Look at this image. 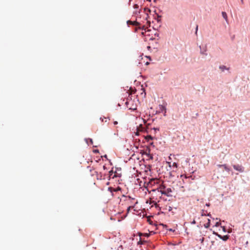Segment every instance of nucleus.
Segmentation results:
<instances>
[{"mask_svg": "<svg viewBox=\"0 0 250 250\" xmlns=\"http://www.w3.org/2000/svg\"><path fill=\"white\" fill-rule=\"evenodd\" d=\"M149 233H139V236L140 237H141L142 236H144L145 237H149Z\"/></svg>", "mask_w": 250, "mask_h": 250, "instance_id": "nucleus-6", "label": "nucleus"}, {"mask_svg": "<svg viewBox=\"0 0 250 250\" xmlns=\"http://www.w3.org/2000/svg\"><path fill=\"white\" fill-rule=\"evenodd\" d=\"M223 165H218L217 166L219 167H223Z\"/></svg>", "mask_w": 250, "mask_h": 250, "instance_id": "nucleus-19", "label": "nucleus"}, {"mask_svg": "<svg viewBox=\"0 0 250 250\" xmlns=\"http://www.w3.org/2000/svg\"><path fill=\"white\" fill-rule=\"evenodd\" d=\"M147 155L149 157V158L151 159H153V156L151 155L147 154Z\"/></svg>", "mask_w": 250, "mask_h": 250, "instance_id": "nucleus-17", "label": "nucleus"}, {"mask_svg": "<svg viewBox=\"0 0 250 250\" xmlns=\"http://www.w3.org/2000/svg\"><path fill=\"white\" fill-rule=\"evenodd\" d=\"M218 236H219V237H220L221 238L222 237V236L221 235H218Z\"/></svg>", "mask_w": 250, "mask_h": 250, "instance_id": "nucleus-31", "label": "nucleus"}, {"mask_svg": "<svg viewBox=\"0 0 250 250\" xmlns=\"http://www.w3.org/2000/svg\"><path fill=\"white\" fill-rule=\"evenodd\" d=\"M136 134L137 135H138V132H136Z\"/></svg>", "mask_w": 250, "mask_h": 250, "instance_id": "nucleus-28", "label": "nucleus"}, {"mask_svg": "<svg viewBox=\"0 0 250 250\" xmlns=\"http://www.w3.org/2000/svg\"><path fill=\"white\" fill-rule=\"evenodd\" d=\"M160 108L162 109V110H166V108H165V107L164 106H163V105H161V107H160Z\"/></svg>", "mask_w": 250, "mask_h": 250, "instance_id": "nucleus-14", "label": "nucleus"}, {"mask_svg": "<svg viewBox=\"0 0 250 250\" xmlns=\"http://www.w3.org/2000/svg\"><path fill=\"white\" fill-rule=\"evenodd\" d=\"M196 33H197V30H198V26H196Z\"/></svg>", "mask_w": 250, "mask_h": 250, "instance_id": "nucleus-22", "label": "nucleus"}, {"mask_svg": "<svg viewBox=\"0 0 250 250\" xmlns=\"http://www.w3.org/2000/svg\"><path fill=\"white\" fill-rule=\"evenodd\" d=\"M116 172L115 173H114V172L113 171V170H110L109 172V177L110 178H114V177H116Z\"/></svg>", "mask_w": 250, "mask_h": 250, "instance_id": "nucleus-4", "label": "nucleus"}, {"mask_svg": "<svg viewBox=\"0 0 250 250\" xmlns=\"http://www.w3.org/2000/svg\"><path fill=\"white\" fill-rule=\"evenodd\" d=\"M233 167L234 168V169L240 172H243L244 171L243 167L240 165H233Z\"/></svg>", "mask_w": 250, "mask_h": 250, "instance_id": "nucleus-2", "label": "nucleus"}, {"mask_svg": "<svg viewBox=\"0 0 250 250\" xmlns=\"http://www.w3.org/2000/svg\"><path fill=\"white\" fill-rule=\"evenodd\" d=\"M201 53L204 54V51L201 52Z\"/></svg>", "mask_w": 250, "mask_h": 250, "instance_id": "nucleus-27", "label": "nucleus"}, {"mask_svg": "<svg viewBox=\"0 0 250 250\" xmlns=\"http://www.w3.org/2000/svg\"><path fill=\"white\" fill-rule=\"evenodd\" d=\"M206 206H209V204H206Z\"/></svg>", "mask_w": 250, "mask_h": 250, "instance_id": "nucleus-25", "label": "nucleus"}, {"mask_svg": "<svg viewBox=\"0 0 250 250\" xmlns=\"http://www.w3.org/2000/svg\"><path fill=\"white\" fill-rule=\"evenodd\" d=\"M219 68L222 71H224L225 69H227L226 66H225V65L220 66Z\"/></svg>", "mask_w": 250, "mask_h": 250, "instance_id": "nucleus-8", "label": "nucleus"}, {"mask_svg": "<svg viewBox=\"0 0 250 250\" xmlns=\"http://www.w3.org/2000/svg\"><path fill=\"white\" fill-rule=\"evenodd\" d=\"M146 139H147L148 141H149V139L152 140V137L150 135H148L146 137Z\"/></svg>", "mask_w": 250, "mask_h": 250, "instance_id": "nucleus-11", "label": "nucleus"}, {"mask_svg": "<svg viewBox=\"0 0 250 250\" xmlns=\"http://www.w3.org/2000/svg\"><path fill=\"white\" fill-rule=\"evenodd\" d=\"M210 226V220L209 219H208V223L204 225V227L206 228H208Z\"/></svg>", "mask_w": 250, "mask_h": 250, "instance_id": "nucleus-9", "label": "nucleus"}, {"mask_svg": "<svg viewBox=\"0 0 250 250\" xmlns=\"http://www.w3.org/2000/svg\"><path fill=\"white\" fill-rule=\"evenodd\" d=\"M117 124H118V122H117V121H115V122H114V125H117Z\"/></svg>", "mask_w": 250, "mask_h": 250, "instance_id": "nucleus-20", "label": "nucleus"}, {"mask_svg": "<svg viewBox=\"0 0 250 250\" xmlns=\"http://www.w3.org/2000/svg\"><path fill=\"white\" fill-rule=\"evenodd\" d=\"M159 191L161 192L162 194L165 195L167 196H171V193L172 192V190L171 188H167L163 185H161L158 188Z\"/></svg>", "mask_w": 250, "mask_h": 250, "instance_id": "nucleus-1", "label": "nucleus"}, {"mask_svg": "<svg viewBox=\"0 0 250 250\" xmlns=\"http://www.w3.org/2000/svg\"><path fill=\"white\" fill-rule=\"evenodd\" d=\"M132 208L131 206H129L127 208V212H129V211L130 210V208Z\"/></svg>", "mask_w": 250, "mask_h": 250, "instance_id": "nucleus-15", "label": "nucleus"}, {"mask_svg": "<svg viewBox=\"0 0 250 250\" xmlns=\"http://www.w3.org/2000/svg\"><path fill=\"white\" fill-rule=\"evenodd\" d=\"M213 234H217L216 233L213 232Z\"/></svg>", "mask_w": 250, "mask_h": 250, "instance_id": "nucleus-30", "label": "nucleus"}, {"mask_svg": "<svg viewBox=\"0 0 250 250\" xmlns=\"http://www.w3.org/2000/svg\"><path fill=\"white\" fill-rule=\"evenodd\" d=\"M90 141L91 142V144H93L92 140V139H90Z\"/></svg>", "mask_w": 250, "mask_h": 250, "instance_id": "nucleus-21", "label": "nucleus"}, {"mask_svg": "<svg viewBox=\"0 0 250 250\" xmlns=\"http://www.w3.org/2000/svg\"><path fill=\"white\" fill-rule=\"evenodd\" d=\"M223 167L224 168V169L227 171H229L230 170V169L228 167V166H227L226 164H224L223 166Z\"/></svg>", "mask_w": 250, "mask_h": 250, "instance_id": "nucleus-7", "label": "nucleus"}, {"mask_svg": "<svg viewBox=\"0 0 250 250\" xmlns=\"http://www.w3.org/2000/svg\"><path fill=\"white\" fill-rule=\"evenodd\" d=\"M200 241H201V243H203L204 241V237H202L200 239Z\"/></svg>", "mask_w": 250, "mask_h": 250, "instance_id": "nucleus-13", "label": "nucleus"}, {"mask_svg": "<svg viewBox=\"0 0 250 250\" xmlns=\"http://www.w3.org/2000/svg\"><path fill=\"white\" fill-rule=\"evenodd\" d=\"M222 16L227 21V19H228V16H227V13L225 12H222Z\"/></svg>", "mask_w": 250, "mask_h": 250, "instance_id": "nucleus-5", "label": "nucleus"}, {"mask_svg": "<svg viewBox=\"0 0 250 250\" xmlns=\"http://www.w3.org/2000/svg\"><path fill=\"white\" fill-rule=\"evenodd\" d=\"M242 2H243V0H241Z\"/></svg>", "mask_w": 250, "mask_h": 250, "instance_id": "nucleus-32", "label": "nucleus"}, {"mask_svg": "<svg viewBox=\"0 0 250 250\" xmlns=\"http://www.w3.org/2000/svg\"><path fill=\"white\" fill-rule=\"evenodd\" d=\"M148 11L150 12V10L149 9H148Z\"/></svg>", "mask_w": 250, "mask_h": 250, "instance_id": "nucleus-29", "label": "nucleus"}, {"mask_svg": "<svg viewBox=\"0 0 250 250\" xmlns=\"http://www.w3.org/2000/svg\"><path fill=\"white\" fill-rule=\"evenodd\" d=\"M127 24L128 25H129V24H131V25H135V26H139L141 25V24L136 21H127Z\"/></svg>", "mask_w": 250, "mask_h": 250, "instance_id": "nucleus-3", "label": "nucleus"}, {"mask_svg": "<svg viewBox=\"0 0 250 250\" xmlns=\"http://www.w3.org/2000/svg\"><path fill=\"white\" fill-rule=\"evenodd\" d=\"M161 17V16L158 15V19L160 18Z\"/></svg>", "mask_w": 250, "mask_h": 250, "instance_id": "nucleus-26", "label": "nucleus"}, {"mask_svg": "<svg viewBox=\"0 0 250 250\" xmlns=\"http://www.w3.org/2000/svg\"><path fill=\"white\" fill-rule=\"evenodd\" d=\"M138 26L139 29H142V30H145L146 29L145 25H143V26H142V27H140V25Z\"/></svg>", "mask_w": 250, "mask_h": 250, "instance_id": "nucleus-10", "label": "nucleus"}, {"mask_svg": "<svg viewBox=\"0 0 250 250\" xmlns=\"http://www.w3.org/2000/svg\"><path fill=\"white\" fill-rule=\"evenodd\" d=\"M173 167H177V164H176V163H174L173 164Z\"/></svg>", "mask_w": 250, "mask_h": 250, "instance_id": "nucleus-18", "label": "nucleus"}, {"mask_svg": "<svg viewBox=\"0 0 250 250\" xmlns=\"http://www.w3.org/2000/svg\"><path fill=\"white\" fill-rule=\"evenodd\" d=\"M145 242V241H144V240L142 241V238H141L140 240L138 242V244H144V243Z\"/></svg>", "mask_w": 250, "mask_h": 250, "instance_id": "nucleus-12", "label": "nucleus"}, {"mask_svg": "<svg viewBox=\"0 0 250 250\" xmlns=\"http://www.w3.org/2000/svg\"><path fill=\"white\" fill-rule=\"evenodd\" d=\"M220 225V223L219 222H217L215 224V226L218 227Z\"/></svg>", "mask_w": 250, "mask_h": 250, "instance_id": "nucleus-16", "label": "nucleus"}, {"mask_svg": "<svg viewBox=\"0 0 250 250\" xmlns=\"http://www.w3.org/2000/svg\"><path fill=\"white\" fill-rule=\"evenodd\" d=\"M147 23H148L149 26H150V21H147Z\"/></svg>", "mask_w": 250, "mask_h": 250, "instance_id": "nucleus-24", "label": "nucleus"}, {"mask_svg": "<svg viewBox=\"0 0 250 250\" xmlns=\"http://www.w3.org/2000/svg\"><path fill=\"white\" fill-rule=\"evenodd\" d=\"M192 224H195V223H196V222H195V220H194V221L192 222Z\"/></svg>", "mask_w": 250, "mask_h": 250, "instance_id": "nucleus-23", "label": "nucleus"}]
</instances>
